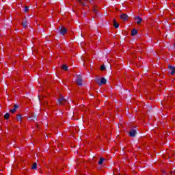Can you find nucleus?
<instances>
[{"label":"nucleus","mask_w":175,"mask_h":175,"mask_svg":"<svg viewBox=\"0 0 175 175\" xmlns=\"http://www.w3.org/2000/svg\"><path fill=\"white\" fill-rule=\"evenodd\" d=\"M58 103L61 106V105H65L66 103V100L64 98V96H60L58 100Z\"/></svg>","instance_id":"obj_1"},{"label":"nucleus","mask_w":175,"mask_h":175,"mask_svg":"<svg viewBox=\"0 0 175 175\" xmlns=\"http://www.w3.org/2000/svg\"><path fill=\"white\" fill-rule=\"evenodd\" d=\"M96 83L97 84H98V85H103V84H106V79H105V77H102L100 80L97 79Z\"/></svg>","instance_id":"obj_2"},{"label":"nucleus","mask_w":175,"mask_h":175,"mask_svg":"<svg viewBox=\"0 0 175 175\" xmlns=\"http://www.w3.org/2000/svg\"><path fill=\"white\" fill-rule=\"evenodd\" d=\"M135 23H137V24L139 25L142 24V21H143V19H142V18H140V16H136L135 18Z\"/></svg>","instance_id":"obj_3"},{"label":"nucleus","mask_w":175,"mask_h":175,"mask_svg":"<svg viewBox=\"0 0 175 175\" xmlns=\"http://www.w3.org/2000/svg\"><path fill=\"white\" fill-rule=\"evenodd\" d=\"M170 70H171V75H174L175 73V66H172L171 65L168 66Z\"/></svg>","instance_id":"obj_4"},{"label":"nucleus","mask_w":175,"mask_h":175,"mask_svg":"<svg viewBox=\"0 0 175 175\" xmlns=\"http://www.w3.org/2000/svg\"><path fill=\"white\" fill-rule=\"evenodd\" d=\"M77 84L78 85H81L83 84V81L81 80V77L79 76L77 79Z\"/></svg>","instance_id":"obj_5"},{"label":"nucleus","mask_w":175,"mask_h":175,"mask_svg":"<svg viewBox=\"0 0 175 175\" xmlns=\"http://www.w3.org/2000/svg\"><path fill=\"white\" fill-rule=\"evenodd\" d=\"M129 135L131 137H135V136H136V130H131Z\"/></svg>","instance_id":"obj_6"},{"label":"nucleus","mask_w":175,"mask_h":175,"mask_svg":"<svg viewBox=\"0 0 175 175\" xmlns=\"http://www.w3.org/2000/svg\"><path fill=\"white\" fill-rule=\"evenodd\" d=\"M120 18H122V20H124V21L128 20V15H126V14H122L120 16Z\"/></svg>","instance_id":"obj_7"},{"label":"nucleus","mask_w":175,"mask_h":175,"mask_svg":"<svg viewBox=\"0 0 175 175\" xmlns=\"http://www.w3.org/2000/svg\"><path fill=\"white\" fill-rule=\"evenodd\" d=\"M66 32H68V31L66 30V28H65V27H62L60 30V33H62V35H65V33H66Z\"/></svg>","instance_id":"obj_8"},{"label":"nucleus","mask_w":175,"mask_h":175,"mask_svg":"<svg viewBox=\"0 0 175 175\" xmlns=\"http://www.w3.org/2000/svg\"><path fill=\"white\" fill-rule=\"evenodd\" d=\"M131 35L133 36H135V35H137V30H136L135 29H133L131 31Z\"/></svg>","instance_id":"obj_9"},{"label":"nucleus","mask_w":175,"mask_h":175,"mask_svg":"<svg viewBox=\"0 0 175 175\" xmlns=\"http://www.w3.org/2000/svg\"><path fill=\"white\" fill-rule=\"evenodd\" d=\"M18 108V106L17 105H14V109H11L10 111L11 113H14L16 111V110H17V109Z\"/></svg>","instance_id":"obj_10"},{"label":"nucleus","mask_w":175,"mask_h":175,"mask_svg":"<svg viewBox=\"0 0 175 175\" xmlns=\"http://www.w3.org/2000/svg\"><path fill=\"white\" fill-rule=\"evenodd\" d=\"M113 27H114V28H118V27H120V25L118 23H117L116 20L113 21Z\"/></svg>","instance_id":"obj_11"},{"label":"nucleus","mask_w":175,"mask_h":175,"mask_svg":"<svg viewBox=\"0 0 175 175\" xmlns=\"http://www.w3.org/2000/svg\"><path fill=\"white\" fill-rule=\"evenodd\" d=\"M105 161V159L103 158H100V160L98 161V165H103V162Z\"/></svg>","instance_id":"obj_12"},{"label":"nucleus","mask_w":175,"mask_h":175,"mask_svg":"<svg viewBox=\"0 0 175 175\" xmlns=\"http://www.w3.org/2000/svg\"><path fill=\"white\" fill-rule=\"evenodd\" d=\"M10 117V115L9 113H5V116H4V118H5V120H9Z\"/></svg>","instance_id":"obj_13"},{"label":"nucleus","mask_w":175,"mask_h":175,"mask_svg":"<svg viewBox=\"0 0 175 175\" xmlns=\"http://www.w3.org/2000/svg\"><path fill=\"white\" fill-rule=\"evenodd\" d=\"M93 12H94V13H97V12H98V7L94 6L93 8Z\"/></svg>","instance_id":"obj_14"},{"label":"nucleus","mask_w":175,"mask_h":175,"mask_svg":"<svg viewBox=\"0 0 175 175\" xmlns=\"http://www.w3.org/2000/svg\"><path fill=\"white\" fill-rule=\"evenodd\" d=\"M37 165H38L36 164V163H34L32 165V166H31V169H33V170L36 169Z\"/></svg>","instance_id":"obj_15"},{"label":"nucleus","mask_w":175,"mask_h":175,"mask_svg":"<svg viewBox=\"0 0 175 175\" xmlns=\"http://www.w3.org/2000/svg\"><path fill=\"white\" fill-rule=\"evenodd\" d=\"M62 69H63V70H68V66H66V65H63Z\"/></svg>","instance_id":"obj_16"},{"label":"nucleus","mask_w":175,"mask_h":175,"mask_svg":"<svg viewBox=\"0 0 175 175\" xmlns=\"http://www.w3.org/2000/svg\"><path fill=\"white\" fill-rule=\"evenodd\" d=\"M21 115H18L17 116H16V120H18V121H21Z\"/></svg>","instance_id":"obj_17"},{"label":"nucleus","mask_w":175,"mask_h":175,"mask_svg":"<svg viewBox=\"0 0 175 175\" xmlns=\"http://www.w3.org/2000/svg\"><path fill=\"white\" fill-rule=\"evenodd\" d=\"M22 25H23L24 28H25V27H27V22H23Z\"/></svg>","instance_id":"obj_18"},{"label":"nucleus","mask_w":175,"mask_h":175,"mask_svg":"<svg viewBox=\"0 0 175 175\" xmlns=\"http://www.w3.org/2000/svg\"><path fill=\"white\" fill-rule=\"evenodd\" d=\"M105 69H106V67H105V66H101L100 70H105Z\"/></svg>","instance_id":"obj_19"},{"label":"nucleus","mask_w":175,"mask_h":175,"mask_svg":"<svg viewBox=\"0 0 175 175\" xmlns=\"http://www.w3.org/2000/svg\"><path fill=\"white\" fill-rule=\"evenodd\" d=\"M79 2L81 3V5H84V2H83V0H78Z\"/></svg>","instance_id":"obj_20"},{"label":"nucleus","mask_w":175,"mask_h":175,"mask_svg":"<svg viewBox=\"0 0 175 175\" xmlns=\"http://www.w3.org/2000/svg\"><path fill=\"white\" fill-rule=\"evenodd\" d=\"M28 10H29V8L28 7H25V12H28Z\"/></svg>","instance_id":"obj_21"}]
</instances>
